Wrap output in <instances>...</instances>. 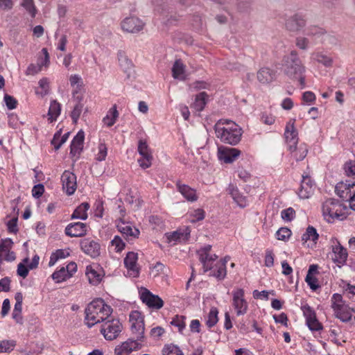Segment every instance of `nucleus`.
Segmentation results:
<instances>
[{
	"instance_id": "nucleus-48",
	"label": "nucleus",
	"mask_w": 355,
	"mask_h": 355,
	"mask_svg": "<svg viewBox=\"0 0 355 355\" xmlns=\"http://www.w3.org/2000/svg\"><path fill=\"white\" fill-rule=\"evenodd\" d=\"M184 319L185 316L176 315L171 322V324L178 327L179 331L182 332L185 327Z\"/></svg>"
},
{
	"instance_id": "nucleus-55",
	"label": "nucleus",
	"mask_w": 355,
	"mask_h": 355,
	"mask_svg": "<svg viewBox=\"0 0 355 355\" xmlns=\"http://www.w3.org/2000/svg\"><path fill=\"white\" fill-rule=\"evenodd\" d=\"M316 60L325 67H330L332 64V59L325 55L318 53L315 57Z\"/></svg>"
},
{
	"instance_id": "nucleus-31",
	"label": "nucleus",
	"mask_w": 355,
	"mask_h": 355,
	"mask_svg": "<svg viewBox=\"0 0 355 355\" xmlns=\"http://www.w3.org/2000/svg\"><path fill=\"white\" fill-rule=\"evenodd\" d=\"M229 193L231 195L234 200L240 206L244 207L245 203V198L239 193V191L236 186L230 184L228 187Z\"/></svg>"
},
{
	"instance_id": "nucleus-49",
	"label": "nucleus",
	"mask_w": 355,
	"mask_h": 355,
	"mask_svg": "<svg viewBox=\"0 0 355 355\" xmlns=\"http://www.w3.org/2000/svg\"><path fill=\"white\" fill-rule=\"evenodd\" d=\"M295 214V211L292 207L284 209L281 213L282 219L286 221H291L293 219Z\"/></svg>"
},
{
	"instance_id": "nucleus-56",
	"label": "nucleus",
	"mask_w": 355,
	"mask_h": 355,
	"mask_svg": "<svg viewBox=\"0 0 355 355\" xmlns=\"http://www.w3.org/2000/svg\"><path fill=\"white\" fill-rule=\"evenodd\" d=\"M200 261L203 265L204 272L212 269V266L209 264V254L202 253L200 255Z\"/></svg>"
},
{
	"instance_id": "nucleus-26",
	"label": "nucleus",
	"mask_w": 355,
	"mask_h": 355,
	"mask_svg": "<svg viewBox=\"0 0 355 355\" xmlns=\"http://www.w3.org/2000/svg\"><path fill=\"white\" fill-rule=\"evenodd\" d=\"M186 230V232H182L180 230L175 231L171 233H166L165 234V236L167 239L168 243H172L173 242V245H175L178 241H180L182 239L183 240H187L189 238V236L190 234V232Z\"/></svg>"
},
{
	"instance_id": "nucleus-52",
	"label": "nucleus",
	"mask_w": 355,
	"mask_h": 355,
	"mask_svg": "<svg viewBox=\"0 0 355 355\" xmlns=\"http://www.w3.org/2000/svg\"><path fill=\"white\" fill-rule=\"evenodd\" d=\"M4 101L8 110L16 108L17 101L13 96L6 94L4 96Z\"/></svg>"
},
{
	"instance_id": "nucleus-29",
	"label": "nucleus",
	"mask_w": 355,
	"mask_h": 355,
	"mask_svg": "<svg viewBox=\"0 0 355 355\" xmlns=\"http://www.w3.org/2000/svg\"><path fill=\"white\" fill-rule=\"evenodd\" d=\"M207 98L208 95L206 92H200L196 95L195 102L191 105V107L194 108L198 112H201L205 108Z\"/></svg>"
},
{
	"instance_id": "nucleus-35",
	"label": "nucleus",
	"mask_w": 355,
	"mask_h": 355,
	"mask_svg": "<svg viewBox=\"0 0 355 355\" xmlns=\"http://www.w3.org/2000/svg\"><path fill=\"white\" fill-rule=\"evenodd\" d=\"M185 71V66L180 60H176L172 68L173 77L174 78H181Z\"/></svg>"
},
{
	"instance_id": "nucleus-37",
	"label": "nucleus",
	"mask_w": 355,
	"mask_h": 355,
	"mask_svg": "<svg viewBox=\"0 0 355 355\" xmlns=\"http://www.w3.org/2000/svg\"><path fill=\"white\" fill-rule=\"evenodd\" d=\"M216 271H214L210 275L216 277L218 279H223L226 275V266L224 262H219L216 264Z\"/></svg>"
},
{
	"instance_id": "nucleus-61",
	"label": "nucleus",
	"mask_w": 355,
	"mask_h": 355,
	"mask_svg": "<svg viewBox=\"0 0 355 355\" xmlns=\"http://www.w3.org/2000/svg\"><path fill=\"white\" fill-rule=\"evenodd\" d=\"M29 269L28 266H26L23 263H20L17 266V273L19 276L26 278L28 275Z\"/></svg>"
},
{
	"instance_id": "nucleus-23",
	"label": "nucleus",
	"mask_w": 355,
	"mask_h": 355,
	"mask_svg": "<svg viewBox=\"0 0 355 355\" xmlns=\"http://www.w3.org/2000/svg\"><path fill=\"white\" fill-rule=\"evenodd\" d=\"M333 310L335 317L340 319L342 322H347L352 320L351 307L347 304L336 306V309Z\"/></svg>"
},
{
	"instance_id": "nucleus-7",
	"label": "nucleus",
	"mask_w": 355,
	"mask_h": 355,
	"mask_svg": "<svg viewBox=\"0 0 355 355\" xmlns=\"http://www.w3.org/2000/svg\"><path fill=\"white\" fill-rule=\"evenodd\" d=\"M244 290L237 288L232 293V305L236 311L237 315H244L248 311V304L244 298Z\"/></svg>"
},
{
	"instance_id": "nucleus-21",
	"label": "nucleus",
	"mask_w": 355,
	"mask_h": 355,
	"mask_svg": "<svg viewBox=\"0 0 355 355\" xmlns=\"http://www.w3.org/2000/svg\"><path fill=\"white\" fill-rule=\"evenodd\" d=\"M137 259L138 254L134 252H128L124 259L125 266L135 277H138L139 274V268L137 266Z\"/></svg>"
},
{
	"instance_id": "nucleus-63",
	"label": "nucleus",
	"mask_w": 355,
	"mask_h": 355,
	"mask_svg": "<svg viewBox=\"0 0 355 355\" xmlns=\"http://www.w3.org/2000/svg\"><path fill=\"white\" fill-rule=\"evenodd\" d=\"M10 279L9 277H4L0 280V292H8L10 289Z\"/></svg>"
},
{
	"instance_id": "nucleus-39",
	"label": "nucleus",
	"mask_w": 355,
	"mask_h": 355,
	"mask_svg": "<svg viewBox=\"0 0 355 355\" xmlns=\"http://www.w3.org/2000/svg\"><path fill=\"white\" fill-rule=\"evenodd\" d=\"M218 311L217 309V308L216 307H212L211 309H210V311L208 314V318H207V325L209 327H214L217 322H218Z\"/></svg>"
},
{
	"instance_id": "nucleus-64",
	"label": "nucleus",
	"mask_w": 355,
	"mask_h": 355,
	"mask_svg": "<svg viewBox=\"0 0 355 355\" xmlns=\"http://www.w3.org/2000/svg\"><path fill=\"white\" fill-rule=\"evenodd\" d=\"M274 265V254L272 250H266L265 256V266L272 267Z\"/></svg>"
},
{
	"instance_id": "nucleus-25",
	"label": "nucleus",
	"mask_w": 355,
	"mask_h": 355,
	"mask_svg": "<svg viewBox=\"0 0 355 355\" xmlns=\"http://www.w3.org/2000/svg\"><path fill=\"white\" fill-rule=\"evenodd\" d=\"M89 204L87 202L81 203L78 207L73 211L71 218V219H82L86 220L87 218V210L89 208Z\"/></svg>"
},
{
	"instance_id": "nucleus-30",
	"label": "nucleus",
	"mask_w": 355,
	"mask_h": 355,
	"mask_svg": "<svg viewBox=\"0 0 355 355\" xmlns=\"http://www.w3.org/2000/svg\"><path fill=\"white\" fill-rule=\"evenodd\" d=\"M61 111V105L57 101H52L48 112V120L52 123L55 121L57 117L60 115Z\"/></svg>"
},
{
	"instance_id": "nucleus-47",
	"label": "nucleus",
	"mask_w": 355,
	"mask_h": 355,
	"mask_svg": "<svg viewBox=\"0 0 355 355\" xmlns=\"http://www.w3.org/2000/svg\"><path fill=\"white\" fill-rule=\"evenodd\" d=\"M13 242L11 239L1 240L0 243V257L2 258L3 253L9 251L12 248Z\"/></svg>"
},
{
	"instance_id": "nucleus-4",
	"label": "nucleus",
	"mask_w": 355,
	"mask_h": 355,
	"mask_svg": "<svg viewBox=\"0 0 355 355\" xmlns=\"http://www.w3.org/2000/svg\"><path fill=\"white\" fill-rule=\"evenodd\" d=\"M214 128L217 137L225 144L234 146L241 141L243 132H239L236 129L234 131L231 129L227 130L225 127L220 126V121L216 123Z\"/></svg>"
},
{
	"instance_id": "nucleus-15",
	"label": "nucleus",
	"mask_w": 355,
	"mask_h": 355,
	"mask_svg": "<svg viewBox=\"0 0 355 355\" xmlns=\"http://www.w3.org/2000/svg\"><path fill=\"white\" fill-rule=\"evenodd\" d=\"M85 133L83 130L78 132L73 137L70 146V155L71 157H79L83 149Z\"/></svg>"
},
{
	"instance_id": "nucleus-12",
	"label": "nucleus",
	"mask_w": 355,
	"mask_h": 355,
	"mask_svg": "<svg viewBox=\"0 0 355 355\" xmlns=\"http://www.w3.org/2000/svg\"><path fill=\"white\" fill-rule=\"evenodd\" d=\"M81 250L92 258H96L101 254L100 244L90 239H85L80 241Z\"/></svg>"
},
{
	"instance_id": "nucleus-19",
	"label": "nucleus",
	"mask_w": 355,
	"mask_h": 355,
	"mask_svg": "<svg viewBox=\"0 0 355 355\" xmlns=\"http://www.w3.org/2000/svg\"><path fill=\"white\" fill-rule=\"evenodd\" d=\"M338 245L333 246L332 251L334 253L335 257L332 259L336 265L340 268L342 266L345 264L348 254L347 250L341 245L338 241L336 239Z\"/></svg>"
},
{
	"instance_id": "nucleus-45",
	"label": "nucleus",
	"mask_w": 355,
	"mask_h": 355,
	"mask_svg": "<svg viewBox=\"0 0 355 355\" xmlns=\"http://www.w3.org/2000/svg\"><path fill=\"white\" fill-rule=\"evenodd\" d=\"M83 108V104H82V103H77L74 106V107L70 114L73 123H75V124L77 123L78 119L82 112Z\"/></svg>"
},
{
	"instance_id": "nucleus-62",
	"label": "nucleus",
	"mask_w": 355,
	"mask_h": 355,
	"mask_svg": "<svg viewBox=\"0 0 355 355\" xmlns=\"http://www.w3.org/2000/svg\"><path fill=\"white\" fill-rule=\"evenodd\" d=\"M17 220L18 218L15 217L7 223L8 230L9 232L16 234L18 232Z\"/></svg>"
},
{
	"instance_id": "nucleus-32",
	"label": "nucleus",
	"mask_w": 355,
	"mask_h": 355,
	"mask_svg": "<svg viewBox=\"0 0 355 355\" xmlns=\"http://www.w3.org/2000/svg\"><path fill=\"white\" fill-rule=\"evenodd\" d=\"M118 117L119 112L116 109V105H114L110 109L107 114L103 118V121L108 127H111L115 123Z\"/></svg>"
},
{
	"instance_id": "nucleus-3",
	"label": "nucleus",
	"mask_w": 355,
	"mask_h": 355,
	"mask_svg": "<svg viewBox=\"0 0 355 355\" xmlns=\"http://www.w3.org/2000/svg\"><path fill=\"white\" fill-rule=\"evenodd\" d=\"M105 312L106 316H110L112 313L110 306L105 304L103 300L97 298L91 302L85 310V320H96L99 313Z\"/></svg>"
},
{
	"instance_id": "nucleus-20",
	"label": "nucleus",
	"mask_w": 355,
	"mask_h": 355,
	"mask_svg": "<svg viewBox=\"0 0 355 355\" xmlns=\"http://www.w3.org/2000/svg\"><path fill=\"white\" fill-rule=\"evenodd\" d=\"M313 182L309 175H302L301 186L298 191L300 198H309L313 192Z\"/></svg>"
},
{
	"instance_id": "nucleus-16",
	"label": "nucleus",
	"mask_w": 355,
	"mask_h": 355,
	"mask_svg": "<svg viewBox=\"0 0 355 355\" xmlns=\"http://www.w3.org/2000/svg\"><path fill=\"white\" fill-rule=\"evenodd\" d=\"M64 232L70 237H81L87 234V225L80 222L70 223L65 227Z\"/></svg>"
},
{
	"instance_id": "nucleus-33",
	"label": "nucleus",
	"mask_w": 355,
	"mask_h": 355,
	"mask_svg": "<svg viewBox=\"0 0 355 355\" xmlns=\"http://www.w3.org/2000/svg\"><path fill=\"white\" fill-rule=\"evenodd\" d=\"M86 275L88 277L89 282L93 285L98 284L101 279V275L96 271L92 266H87L86 268Z\"/></svg>"
},
{
	"instance_id": "nucleus-13",
	"label": "nucleus",
	"mask_w": 355,
	"mask_h": 355,
	"mask_svg": "<svg viewBox=\"0 0 355 355\" xmlns=\"http://www.w3.org/2000/svg\"><path fill=\"white\" fill-rule=\"evenodd\" d=\"M241 154V150L237 148L225 147L223 146L218 148V159L223 160L225 163H232Z\"/></svg>"
},
{
	"instance_id": "nucleus-18",
	"label": "nucleus",
	"mask_w": 355,
	"mask_h": 355,
	"mask_svg": "<svg viewBox=\"0 0 355 355\" xmlns=\"http://www.w3.org/2000/svg\"><path fill=\"white\" fill-rule=\"evenodd\" d=\"M139 345L137 340L129 338L121 345L116 347L114 349L115 355H129L133 350L139 349L140 347Z\"/></svg>"
},
{
	"instance_id": "nucleus-10",
	"label": "nucleus",
	"mask_w": 355,
	"mask_h": 355,
	"mask_svg": "<svg viewBox=\"0 0 355 355\" xmlns=\"http://www.w3.org/2000/svg\"><path fill=\"white\" fill-rule=\"evenodd\" d=\"M138 152L142 157L141 159H138L139 166L143 168L150 167L152 164L153 156L145 141L139 140Z\"/></svg>"
},
{
	"instance_id": "nucleus-34",
	"label": "nucleus",
	"mask_w": 355,
	"mask_h": 355,
	"mask_svg": "<svg viewBox=\"0 0 355 355\" xmlns=\"http://www.w3.org/2000/svg\"><path fill=\"white\" fill-rule=\"evenodd\" d=\"M319 235L316 231V229L313 226H309L305 233L302 236V240L306 242L308 240H311L315 242L318 239Z\"/></svg>"
},
{
	"instance_id": "nucleus-27",
	"label": "nucleus",
	"mask_w": 355,
	"mask_h": 355,
	"mask_svg": "<svg viewBox=\"0 0 355 355\" xmlns=\"http://www.w3.org/2000/svg\"><path fill=\"white\" fill-rule=\"evenodd\" d=\"M132 334H135V340L137 341H142L144 338V322L140 320L139 322H133L131 325Z\"/></svg>"
},
{
	"instance_id": "nucleus-54",
	"label": "nucleus",
	"mask_w": 355,
	"mask_h": 355,
	"mask_svg": "<svg viewBox=\"0 0 355 355\" xmlns=\"http://www.w3.org/2000/svg\"><path fill=\"white\" fill-rule=\"evenodd\" d=\"M344 304H346L343 300V297L340 294L335 293L333 295L331 298V308L332 309H336V306H341Z\"/></svg>"
},
{
	"instance_id": "nucleus-41",
	"label": "nucleus",
	"mask_w": 355,
	"mask_h": 355,
	"mask_svg": "<svg viewBox=\"0 0 355 355\" xmlns=\"http://www.w3.org/2000/svg\"><path fill=\"white\" fill-rule=\"evenodd\" d=\"M291 152L293 153V157L296 161L299 162L303 160L306 157L308 153V149L305 146H300L298 148H296L295 150L293 149V150Z\"/></svg>"
},
{
	"instance_id": "nucleus-1",
	"label": "nucleus",
	"mask_w": 355,
	"mask_h": 355,
	"mask_svg": "<svg viewBox=\"0 0 355 355\" xmlns=\"http://www.w3.org/2000/svg\"><path fill=\"white\" fill-rule=\"evenodd\" d=\"M283 67L284 73L291 79H295L298 75L305 72V67L295 50L284 55Z\"/></svg>"
},
{
	"instance_id": "nucleus-5",
	"label": "nucleus",
	"mask_w": 355,
	"mask_h": 355,
	"mask_svg": "<svg viewBox=\"0 0 355 355\" xmlns=\"http://www.w3.org/2000/svg\"><path fill=\"white\" fill-rule=\"evenodd\" d=\"M122 324L119 320H111L105 322L101 332L107 340L116 339L122 331Z\"/></svg>"
},
{
	"instance_id": "nucleus-51",
	"label": "nucleus",
	"mask_w": 355,
	"mask_h": 355,
	"mask_svg": "<svg viewBox=\"0 0 355 355\" xmlns=\"http://www.w3.org/2000/svg\"><path fill=\"white\" fill-rule=\"evenodd\" d=\"M309 44V41L307 38L304 37H297L295 39V46L302 49L306 50Z\"/></svg>"
},
{
	"instance_id": "nucleus-58",
	"label": "nucleus",
	"mask_w": 355,
	"mask_h": 355,
	"mask_svg": "<svg viewBox=\"0 0 355 355\" xmlns=\"http://www.w3.org/2000/svg\"><path fill=\"white\" fill-rule=\"evenodd\" d=\"M344 169L347 175H355V160H350L346 162Z\"/></svg>"
},
{
	"instance_id": "nucleus-59",
	"label": "nucleus",
	"mask_w": 355,
	"mask_h": 355,
	"mask_svg": "<svg viewBox=\"0 0 355 355\" xmlns=\"http://www.w3.org/2000/svg\"><path fill=\"white\" fill-rule=\"evenodd\" d=\"M107 156V147L105 144H100L98 146V153L96 157V159L99 162L105 159Z\"/></svg>"
},
{
	"instance_id": "nucleus-43",
	"label": "nucleus",
	"mask_w": 355,
	"mask_h": 355,
	"mask_svg": "<svg viewBox=\"0 0 355 355\" xmlns=\"http://www.w3.org/2000/svg\"><path fill=\"white\" fill-rule=\"evenodd\" d=\"M21 6L28 12L32 17H35L37 9L35 6L33 0H24L21 3Z\"/></svg>"
},
{
	"instance_id": "nucleus-44",
	"label": "nucleus",
	"mask_w": 355,
	"mask_h": 355,
	"mask_svg": "<svg viewBox=\"0 0 355 355\" xmlns=\"http://www.w3.org/2000/svg\"><path fill=\"white\" fill-rule=\"evenodd\" d=\"M291 235V231L287 227H281L276 232V237L278 240L286 241Z\"/></svg>"
},
{
	"instance_id": "nucleus-22",
	"label": "nucleus",
	"mask_w": 355,
	"mask_h": 355,
	"mask_svg": "<svg viewBox=\"0 0 355 355\" xmlns=\"http://www.w3.org/2000/svg\"><path fill=\"white\" fill-rule=\"evenodd\" d=\"M176 187L178 191L190 202H195L198 200L196 190L190 187L187 184H182L180 180L176 182Z\"/></svg>"
},
{
	"instance_id": "nucleus-9",
	"label": "nucleus",
	"mask_w": 355,
	"mask_h": 355,
	"mask_svg": "<svg viewBox=\"0 0 355 355\" xmlns=\"http://www.w3.org/2000/svg\"><path fill=\"white\" fill-rule=\"evenodd\" d=\"M306 26V20L299 14H295L286 19L285 28L291 33H297Z\"/></svg>"
},
{
	"instance_id": "nucleus-57",
	"label": "nucleus",
	"mask_w": 355,
	"mask_h": 355,
	"mask_svg": "<svg viewBox=\"0 0 355 355\" xmlns=\"http://www.w3.org/2000/svg\"><path fill=\"white\" fill-rule=\"evenodd\" d=\"M354 193H355V189H352L351 187L349 188H347L343 193H342L340 195H339V197L345 200L347 202H350L352 200V197L354 196Z\"/></svg>"
},
{
	"instance_id": "nucleus-24",
	"label": "nucleus",
	"mask_w": 355,
	"mask_h": 355,
	"mask_svg": "<svg viewBox=\"0 0 355 355\" xmlns=\"http://www.w3.org/2000/svg\"><path fill=\"white\" fill-rule=\"evenodd\" d=\"M275 73L269 68H261L257 72V80L262 84L272 82L275 78Z\"/></svg>"
},
{
	"instance_id": "nucleus-60",
	"label": "nucleus",
	"mask_w": 355,
	"mask_h": 355,
	"mask_svg": "<svg viewBox=\"0 0 355 355\" xmlns=\"http://www.w3.org/2000/svg\"><path fill=\"white\" fill-rule=\"evenodd\" d=\"M44 192V187L42 184H38L33 187L32 195L36 198H40Z\"/></svg>"
},
{
	"instance_id": "nucleus-11",
	"label": "nucleus",
	"mask_w": 355,
	"mask_h": 355,
	"mask_svg": "<svg viewBox=\"0 0 355 355\" xmlns=\"http://www.w3.org/2000/svg\"><path fill=\"white\" fill-rule=\"evenodd\" d=\"M62 188L66 191L67 195L70 196L74 193L77 188L76 176L69 171H65L62 176Z\"/></svg>"
},
{
	"instance_id": "nucleus-50",
	"label": "nucleus",
	"mask_w": 355,
	"mask_h": 355,
	"mask_svg": "<svg viewBox=\"0 0 355 355\" xmlns=\"http://www.w3.org/2000/svg\"><path fill=\"white\" fill-rule=\"evenodd\" d=\"M111 243L112 245L115 247L116 252H121L125 246V243L119 236H115L113 240L111 241Z\"/></svg>"
},
{
	"instance_id": "nucleus-14",
	"label": "nucleus",
	"mask_w": 355,
	"mask_h": 355,
	"mask_svg": "<svg viewBox=\"0 0 355 355\" xmlns=\"http://www.w3.org/2000/svg\"><path fill=\"white\" fill-rule=\"evenodd\" d=\"M295 119H291V121L287 124L285 129V138L286 141L289 144L290 151L296 150V145L298 141V132L295 128Z\"/></svg>"
},
{
	"instance_id": "nucleus-53",
	"label": "nucleus",
	"mask_w": 355,
	"mask_h": 355,
	"mask_svg": "<svg viewBox=\"0 0 355 355\" xmlns=\"http://www.w3.org/2000/svg\"><path fill=\"white\" fill-rule=\"evenodd\" d=\"M305 281L312 291H316L320 287L318 279L313 275H306Z\"/></svg>"
},
{
	"instance_id": "nucleus-36",
	"label": "nucleus",
	"mask_w": 355,
	"mask_h": 355,
	"mask_svg": "<svg viewBox=\"0 0 355 355\" xmlns=\"http://www.w3.org/2000/svg\"><path fill=\"white\" fill-rule=\"evenodd\" d=\"M67 274L68 273L66 272L65 268L62 267L59 270L55 271L52 274V278L55 281V282L60 283L70 278V275Z\"/></svg>"
},
{
	"instance_id": "nucleus-17",
	"label": "nucleus",
	"mask_w": 355,
	"mask_h": 355,
	"mask_svg": "<svg viewBox=\"0 0 355 355\" xmlns=\"http://www.w3.org/2000/svg\"><path fill=\"white\" fill-rule=\"evenodd\" d=\"M143 22L137 17H126L121 22V28L123 31L128 33L139 32L143 28Z\"/></svg>"
},
{
	"instance_id": "nucleus-6",
	"label": "nucleus",
	"mask_w": 355,
	"mask_h": 355,
	"mask_svg": "<svg viewBox=\"0 0 355 355\" xmlns=\"http://www.w3.org/2000/svg\"><path fill=\"white\" fill-rule=\"evenodd\" d=\"M304 315L306 318V323L309 329L312 331H320L323 329L322 323L319 322L316 317L315 311L308 304L302 306Z\"/></svg>"
},
{
	"instance_id": "nucleus-46",
	"label": "nucleus",
	"mask_w": 355,
	"mask_h": 355,
	"mask_svg": "<svg viewBox=\"0 0 355 355\" xmlns=\"http://www.w3.org/2000/svg\"><path fill=\"white\" fill-rule=\"evenodd\" d=\"M251 0H238L237 8L239 12H248L251 10Z\"/></svg>"
},
{
	"instance_id": "nucleus-28",
	"label": "nucleus",
	"mask_w": 355,
	"mask_h": 355,
	"mask_svg": "<svg viewBox=\"0 0 355 355\" xmlns=\"http://www.w3.org/2000/svg\"><path fill=\"white\" fill-rule=\"evenodd\" d=\"M119 231L126 236H132L133 238H138L139 235V230L134 227L132 228L130 225L123 223L117 226Z\"/></svg>"
},
{
	"instance_id": "nucleus-38",
	"label": "nucleus",
	"mask_w": 355,
	"mask_h": 355,
	"mask_svg": "<svg viewBox=\"0 0 355 355\" xmlns=\"http://www.w3.org/2000/svg\"><path fill=\"white\" fill-rule=\"evenodd\" d=\"M163 355H184L178 347L173 344L166 345L162 349Z\"/></svg>"
},
{
	"instance_id": "nucleus-40",
	"label": "nucleus",
	"mask_w": 355,
	"mask_h": 355,
	"mask_svg": "<svg viewBox=\"0 0 355 355\" xmlns=\"http://www.w3.org/2000/svg\"><path fill=\"white\" fill-rule=\"evenodd\" d=\"M349 187L353 189H355V182H351L350 181L340 182L335 187V192L339 196L343 191L346 190Z\"/></svg>"
},
{
	"instance_id": "nucleus-2",
	"label": "nucleus",
	"mask_w": 355,
	"mask_h": 355,
	"mask_svg": "<svg viewBox=\"0 0 355 355\" xmlns=\"http://www.w3.org/2000/svg\"><path fill=\"white\" fill-rule=\"evenodd\" d=\"M347 206L334 198L327 199L322 205V213L326 220L331 223L334 219L343 220L346 218L345 211Z\"/></svg>"
},
{
	"instance_id": "nucleus-8",
	"label": "nucleus",
	"mask_w": 355,
	"mask_h": 355,
	"mask_svg": "<svg viewBox=\"0 0 355 355\" xmlns=\"http://www.w3.org/2000/svg\"><path fill=\"white\" fill-rule=\"evenodd\" d=\"M141 300L149 308L160 309L164 306V301L156 295L153 294L147 288H144L141 293Z\"/></svg>"
},
{
	"instance_id": "nucleus-42",
	"label": "nucleus",
	"mask_w": 355,
	"mask_h": 355,
	"mask_svg": "<svg viewBox=\"0 0 355 355\" xmlns=\"http://www.w3.org/2000/svg\"><path fill=\"white\" fill-rule=\"evenodd\" d=\"M16 345L15 341L4 340L0 341V353L10 352Z\"/></svg>"
}]
</instances>
